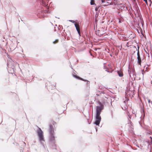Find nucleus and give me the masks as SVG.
I'll return each mask as SVG.
<instances>
[{
    "instance_id": "nucleus-12",
    "label": "nucleus",
    "mask_w": 152,
    "mask_h": 152,
    "mask_svg": "<svg viewBox=\"0 0 152 152\" xmlns=\"http://www.w3.org/2000/svg\"><path fill=\"white\" fill-rule=\"evenodd\" d=\"M58 41V39H56L55 41H54L53 42V43L55 44L57 43Z\"/></svg>"
},
{
    "instance_id": "nucleus-8",
    "label": "nucleus",
    "mask_w": 152,
    "mask_h": 152,
    "mask_svg": "<svg viewBox=\"0 0 152 152\" xmlns=\"http://www.w3.org/2000/svg\"><path fill=\"white\" fill-rule=\"evenodd\" d=\"M75 26L76 28V29L77 31L78 34L80 36V28L79 24L77 23L75 24Z\"/></svg>"
},
{
    "instance_id": "nucleus-20",
    "label": "nucleus",
    "mask_w": 152,
    "mask_h": 152,
    "mask_svg": "<svg viewBox=\"0 0 152 152\" xmlns=\"http://www.w3.org/2000/svg\"><path fill=\"white\" fill-rule=\"evenodd\" d=\"M98 7H96L95 8V10L96 11L98 10Z\"/></svg>"
},
{
    "instance_id": "nucleus-4",
    "label": "nucleus",
    "mask_w": 152,
    "mask_h": 152,
    "mask_svg": "<svg viewBox=\"0 0 152 152\" xmlns=\"http://www.w3.org/2000/svg\"><path fill=\"white\" fill-rule=\"evenodd\" d=\"M73 77H75L77 79H78L80 80H81L85 81L86 82V88L87 89H89V88H90L89 86H90V83L89 81L87 80H84V79H83V78H81L76 75H74L73 74Z\"/></svg>"
},
{
    "instance_id": "nucleus-18",
    "label": "nucleus",
    "mask_w": 152,
    "mask_h": 152,
    "mask_svg": "<svg viewBox=\"0 0 152 152\" xmlns=\"http://www.w3.org/2000/svg\"><path fill=\"white\" fill-rule=\"evenodd\" d=\"M45 13H50L49 12L48 10H45Z\"/></svg>"
},
{
    "instance_id": "nucleus-26",
    "label": "nucleus",
    "mask_w": 152,
    "mask_h": 152,
    "mask_svg": "<svg viewBox=\"0 0 152 152\" xmlns=\"http://www.w3.org/2000/svg\"><path fill=\"white\" fill-rule=\"evenodd\" d=\"M113 71V70H112L109 73H111Z\"/></svg>"
},
{
    "instance_id": "nucleus-29",
    "label": "nucleus",
    "mask_w": 152,
    "mask_h": 152,
    "mask_svg": "<svg viewBox=\"0 0 152 152\" xmlns=\"http://www.w3.org/2000/svg\"><path fill=\"white\" fill-rule=\"evenodd\" d=\"M129 118L130 119H131V116H129Z\"/></svg>"
},
{
    "instance_id": "nucleus-5",
    "label": "nucleus",
    "mask_w": 152,
    "mask_h": 152,
    "mask_svg": "<svg viewBox=\"0 0 152 152\" xmlns=\"http://www.w3.org/2000/svg\"><path fill=\"white\" fill-rule=\"evenodd\" d=\"M95 121L94 124L97 126H99L101 121V118L100 115L96 114L95 116Z\"/></svg>"
},
{
    "instance_id": "nucleus-30",
    "label": "nucleus",
    "mask_w": 152,
    "mask_h": 152,
    "mask_svg": "<svg viewBox=\"0 0 152 152\" xmlns=\"http://www.w3.org/2000/svg\"><path fill=\"white\" fill-rule=\"evenodd\" d=\"M139 124H140V126H141V124H140V121H139Z\"/></svg>"
},
{
    "instance_id": "nucleus-2",
    "label": "nucleus",
    "mask_w": 152,
    "mask_h": 152,
    "mask_svg": "<svg viewBox=\"0 0 152 152\" xmlns=\"http://www.w3.org/2000/svg\"><path fill=\"white\" fill-rule=\"evenodd\" d=\"M37 129L36 130V132L39 137V140L41 144L43 145L42 141H45L44 137L43 132L39 127L37 126Z\"/></svg>"
},
{
    "instance_id": "nucleus-35",
    "label": "nucleus",
    "mask_w": 152,
    "mask_h": 152,
    "mask_svg": "<svg viewBox=\"0 0 152 152\" xmlns=\"http://www.w3.org/2000/svg\"><path fill=\"white\" fill-rule=\"evenodd\" d=\"M151 144H152V142H151Z\"/></svg>"
},
{
    "instance_id": "nucleus-25",
    "label": "nucleus",
    "mask_w": 152,
    "mask_h": 152,
    "mask_svg": "<svg viewBox=\"0 0 152 152\" xmlns=\"http://www.w3.org/2000/svg\"><path fill=\"white\" fill-rule=\"evenodd\" d=\"M144 1H145V2L147 4V0H144Z\"/></svg>"
},
{
    "instance_id": "nucleus-13",
    "label": "nucleus",
    "mask_w": 152,
    "mask_h": 152,
    "mask_svg": "<svg viewBox=\"0 0 152 152\" xmlns=\"http://www.w3.org/2000/svg\"><path fill=\"white\" fill-rule=\"evenodd\" d=\"M128 124H130V125H129V126H131L132 125V122H131V121L129 120V121H128Z\"/></svg>"
},
{
    "instance_id": "nucleus-3",
    "label": "nucleus",
    "mask_w": 152,
    "mask_h": 152,
    "mask_svg": "<svg viewBox=\"0 0 152 152\" xmlns=\"http://www.w3.org/2000/svg\"><path fill=\"white\" fill-rule=\"evenodd\" d=\"M99 106L96 107V114L100 115L102 110L103 109L104 105L99 102Z\"/></svg>"
},
{
    "instance_id": "nucleus-7",
    "label": "nucleus",
    "mask_w": 152,
    "mask_h": 152,
    "mask_svg": "<svg viewBox=\"0 0 152 152\" xmlns=\"http://www.w3.org/2000/svg\"><path fill=\"white\" fill-rule=\"evenodd\" d=\"M137 59L138 64L141 66V60L140 56V53L139 52L137 53Z\"/></svg>"
},
{
    "instance_id": "nucleus-16",
    "label": "nucleus",
    "mask_w": 152,
    "mask_h": 152,
    "mask_svg": "<svg viewBox=\"0 0 152 152\" xmlns=\"http://www.w3.org/2000/svg\"><path fill=\"white\" fill-rule=\"evenodd\" d=\"M69 21L72 22V23H75V21L73 20H69Z\"/></svg>"
},
{
    "instance_id": "nucleus-15",
    "label": "nucleus",
    "mask_w": 152,
    "mask_h": 152,
    "mask_svg": "<svg viewBox=\"0 0 152 152\" xmlns=\"http://www.w3.org/2000/svg\"><path fill=\"white\" fill-rule=\"evenodd\" d=\"M128 74L129 75V76L131 77V74H132L131 71L129 70V69L128 70Z\"/></svg>"
},
{
    "instance_id": "nucleus-21",
    "label": "nucleus",
    "mask_w": 152,
    "mask_h": 152,
    "mask_svg": "<svg viewBox=\"0 0 152 152\" xmlns=\"http://www.w3.org/2000/svg\"><path fill=\"white\" fill-rule=\"evenodd\" d=\"M150 138L151 139V142H152V137H151V136H150Z\"/></svg>"
},
{
    "instance_id": "nucleus-33",
    "label": "nucleus",
    "mask_w": 152,
    "mask_h": 152,
    "mask_svg": "<svg viewBox=\"0 0 152 152\" xmlns=\"http://www.w3.org/2000/svg\"><path fill=\"white\" fill-rule=\"evenodd\" d=\"M22 52H23V50H22Z\"/></svg>"
},
{
    "instance_id": "nucleus-22",
    "label": "nucleus",
    "mask_w": 152,
    "mask_h": 152,
    "mask_svg": "<svg viewBox=\"0 0 152 152\" xmlns=\"http://www.w3.org/2000/svg\"><path fill=\"white\" fill-rule=\"evenodd\" d=\"M148 1H149V2H150V6L151 5V3H152L151 1V0H148Z\"/></svg>"
},
{
    "instance_id": "nucleus-23",
    "label": "nucleus",
    "mask_w": 152,
    "mask_h": 152,
    "mask_svg": "<svg viewBox=\"0 0 152 152\" xmlns=\"http://www.w3.org/2000/svg\"><path fill=\"white\" fill-rule=\"evenodd\" d=\"M148 103H150L151 102V100L150 99H148Z\"/></svg>"
},
{
    "instance_id": "nucleus-27",
    "label": "nucleus",
    "mask_w": 152,
    "mask_h": 152,
    "mask_svg": "<svg viewBox=\"0 0 152 152\" xmlns=\"http://www.w3.org/2000/svg\"><path fill=\"white\" fill-rule=\"evenodd\" d=\"M23 144H24V145H26V143H25V142H23Z\"/></svg>"
},
{
    "instance_id": "nucleus-17",
    "label": "nucleus",
    "mask_w": 152,
    "mask_h": 152,
    "mask_svg": "<svg viewBox=\"0 0 152 152\" xmlns=\"http://www.w3.org/2000/svg\"><path fill=\"white\" fill-rule=\"evenodd\" d=\"M137 53L139 52V53H140L139 51V47L138 46H137Z\"/></svg>"
},
{
    "instance_id": "nucleus-10",
    "label": "nucleus",
    "mask_w": 152,
    "mask_h": 152,
    "mask_svg": "<svg viewBox=\"0 0 152 152\" xmlns=\"http://www.w3.org/2000/svg\"><path fill=\"white\" fill-rule=\"evenodd\" d=\"M90 4L91 5H96V4L94 3V0H91Z\"/></svg>"
},
{
    "instance_id": "nucleus-11",
    "label": "nucleus",
    "mask_w": 152,
    "mask_h": 152,
    "mask_svg": "<svg viewBox=\"0 0 152 152\" xmlns=\"http://www.w3.org/2000/svg\"><path fill=\"white\" fill-rule=\"evenodd\" d=\"M105 63L104 64V69H105V71H107L108 72H110L107 70L108 69V68L107 67H105Z\"/></svg>"
},
{
    "instance_id": "nucleus-19",
    "label": "nucleus",
    "mask_w": 152,
    "mask_h": 152,
    "mask_svg": "<svg viewBox=\"0 0 152 152\" xmlns=\"http://www.w3.org/2000/svg\"><path fill=\"white\" fill-rule=\"evenodd\" d=\"M125 7L124 6V5L122 6L121 7V8L122 9H124L125 8Z\"/></svg>"
},
{
    "instance_id": "nucleus-9",
    "label": "nucleus",
    "mask_w": 152,
    "mask_h": 152,
    "mask_svg": "<svg viewBox=\"0 0 152 152\" xmlns=\"http://www.w3.org/2000/svg\"><path fill=\"white\" fill-rule=\"evenodd\" d=\"M117 73L120 77H122L123 76V73L121 70L118 71Z\"/></svg>"
},
{
    "instance_id": "nucleus-24",
    "label": "nucleus",
    "mask_w": 152,
    "mask_h": 152,
    "mask_svg": "<svg viewBox=\"0 0 152 152\" xmlns=\"http://www.w3.org/2000/svg\"><path fill=\"white\" fill-rule=\"evenodd\" d=\"M132 72H133V75H134V72H135L134 70L132 69Z\"/></svg>"
},
{
    "instance_id": "nucleus-1",
    "label": "nucleus",
    "mask_w": 152,
    "mask_h": 152,
    "mask_svg": "<svg viewBox=\"0 0 152 152\" xmlns=\"http://www.w3.org/2000/svg\"><path fill=\"white\" fill-rule=\"evenodd\" d=\"M49 138L50 146L53 148L54 149L56 147L55 144V137L54 135V130L53 126L50 124L49 125Z\"/></svg>"
},
{
    "instance_id": "nucleus-32",
    "label": "nucleus",
    "mask_w": 152,
    "mask_h": 152,
    "mask_svg": "<svg viewBox=\"0 0 152 152\" xmlns=\"http://www.w3.org/2000/svg\"><path fill=\"white\" fill-rule=\"evenodd\" d=\"M151 104H152V102H151Z\"/></svg>"
},
{
    "instance_id": "nucleus-14",
    "label": "nucleus",
    "mask_w": 152,
    "mask_h": 152,
    "mask_svg": "<svg viewBox=\"0 0 152 152\" xmlns=\"http://www.w3.org/2000/svg\"><path fill=\"white\" fill-rule=\"evenodd\" d=\"M141 113L142 114V115H143L144 117L145 116V113H144V111L143 110H142L141 111Z\"/></svg>"
},
{
    "instance_id": "nucleus-6",
    "label": "nucleus",
    "mask_w": 152,
    "mask_h": 152,
    "mask_svg": "<svg viewBox=\"0 0 152 152\" xmlns=\"http://www.w3.org/2000/svg\"><path fill=\"white\" fill-rule=\"evenodd\" d=\"M102 3H105V4H103L102 5L104 6H107L111 4L112 1H109L107 2L105 1V0H101Z\"/></svg>"
},
{
    "instance_id": "nucleus-28",
    "label": "nucleus",
    "mask_w": 152,
    "mask_h": 152,
    "mask_svg": "<svg viewBox=\"0 0 152 152\" xmlns=\"http://www.w3.org/2000/svg\"><path fill=\"white\" fill-rule=\"evenodd\" d=\"M120 4V5H122V6L124 5V4H122V3Z\"/></svg>"
},
{
    "instance_id": "nucleus-34",
    "label": "nucleus",
    "mask_w": 152,
    "mask_h": 152,
    "mask_svg": "<svg viewBox=\"0 0 152 152\" xmlns=\"http://www.w3.org/2000/svg\"><path fill=\"white\" fill-rule=\"evenodd\" d=\"M138 26L139 27V24H138Z\"/></svg>"
},
{
    "instance_id": "nucleus-31",
    "label": "nucleus",
    "mask_w": 152,
    "mask_h": 152,
    "mask_svg": "<svg viewBox=\"0 0 152 152\" xmlns=\"http://www.w3.org/2000/svg\"><path fill=\"white\" fill-rule=\"evenodd\" d=\"M96 129V131H97V129Z\"/></svg>"
}]
</instances>
